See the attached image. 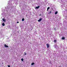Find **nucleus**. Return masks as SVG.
Here are the masks:
<instances>
[{
    "label": "nucleus",
    "instance_id": "1",
    "mask_svg": "<svg viewBox=\"0 0 67 67\" xmlns=\"http://www.w3.org/2000/svg\"><path fill=\"white\" fill-rule=\"evenodd\" d=\"M47 48H49V45L48 43H47L46 44Z\"/></svg>",
    "mask_w": 67,
    "mask_h": 67
},
{
    "label": "nucleus",
    "instance_id": "2",
    "mask_svg": "<svg viewBox=\"0 0 67 67\" xmlns=\"http://www.w3.org/2000/svg\"><path fill=\"white\" fill-rule=\"evenodd\" d=\"M42 18H41L38 20V22H40V21H42Z\"/></svg>",
    "mask_w": 67,
    "mask_h": 67
},
{
    "label": "nucleus",
    "instance_id": "3",
    "mask_svg": "<svg viewBox=\"0 0 67 67\" xmlns=\"http://www.w3.org/2000/svg\"><path fill=\"white\" fill-rule=\"evenodd\" d=\"M40 7V6H38V7H36L35 8V9H38L39 8V7Z\"/></svg>",
    "mask_w": 67,
    "mask_h": 67
},
{
    "label": "nucleus",
    "instance_id": "4",
    "mask_svg": "<svg viewBox=\"0 0 67 67\" xmlns=\"http://www.w3.org/2000/svg\"><path fill=\"white\" fill-rule=\"evenodd\" d=\"M4 47H8V46H7V45L6 44H5L4 45Z\"/></svg>",
    "mask_w": 67,
    "mask_h": 67
},
{
    "label": "nucleus",
    "instance_id": "5",
    "mask_svg": "<svg viewBox=\"0 0 67 67\" xmlns=\"http://www.w3.org/2000/svg\"><path fill=\"white\" fill-rule=\"evenodd\" d=\"M62 38L63 40H65V38L64 37H62Z\"/></svg>",
    "mask_w": 67,
    "mask_h": 67
},
{
    "label": "nucleus",
    "instance_id": "6",
    "mask_svg": "<svg viewBox=\"0 0 67 67\" xmlns=\"http://www.w3.org/2000/svg\"><path fill=\"white\" fill-rule=\"evenodd\" d=\"M50 9V8L49 7H48L47 8V11H48V9Z\"/></svg>",
    "mask_w": 67,
    "mask_h": 67
},
{
    "label": "nucleus",
    "instance_id": "7",
    "mask_svg": "<svg viewBox=\"0 0 67 67\" xmlns=\"http://www.w3.org/2000/svg\"><path fill=\"white\" fill-rule=\"evenodd\" d=\"M2 26H4V25H5V24H4V23H3L2 24Z\"/></svg>",
    "mask_w": 67,
    "mask_h": 67
},
{
    "label": "nucleus",
    "instance_id": "8",
    "mask_svg": "<svg viewBox=\"0 0 67 67\" xmlns=\"http://www.w3.org/2000/svg\"><path fill=\"white\" fill-rule=\"evenodd\" d=\"M34 64H35V63H32L31 64V65H34Z\"/></svg>",
    "mask_w": 67,
    "mask_h": 67
},
{
    "label": "nucleus",
    "instance_id": "9",
    "mask_svg": "<svg viewBox=\"0 0 67 67\" xmlns=\"http://www.w3.org/2000/svg\"><path fill=\"white\" fill-rule=\"evenodd\" d=\"M2 20L3 21H4V22H5V20L4 19V18Z\"/></svg>",
    "mask_w": 67,
    "mask_h": 67
},
{
    "label": "nucleus",
    "instance_id": "10",
    "mask_svg": "<svg viewBox=\"0 0 67 67\" xmlns=\"http://www.w3.org/2000/svg\"><path fill=\"white\" fill-rule=\"evenodd\" d=\"M57 42V40H54V43H56V42Z\"/></svg>",
    "mask_w": 67,
    "mask_h": 67
},
{
    "label": "nucleus",
    "instance_id": "11",
    "mask_svg": "<svg viewBox=\"0 0 67 67\" xmlns=\"http://www.w3.org/2000/svg\"><path fill=\"white\" fill-rule=\"evenodd\" d=\"M57 13H58V12L57 11L55 12V14H57Z\"/></svg>",
    "mask_w": 67,
    "mask_h": 67
},
{
    "label": "nucleus",
    "instance_id": "12",
    "mask_svg": "<svg viewBox=\"0 0 67 67\" xmlns=\"http://www.w3.org/2000/svg\"><path fill=\"white\" fill-rule=\"evenodd\" d=\"M51 13H52V11H51L50 12L48 13V14H51Z\"/></svg>",
    "mask_w": 67,
    "mask_h": 67
},
{
    "label": "nucleus",
    "instance_id": "13",
    "mask_svg": "<svg viewBox=\"0 0 67 67\" xmlns=\"http://www.w3.org/2000/svg\"><path fill=\"white\" fill-rule=\"evenodd\" d=\"M24 18H23L22 19V21H24Z\"/></svg>",
    "mask_w": 67,
    "mask_h": 67
},
{
    "label": "nucleus",
    "instance_id": "14",
    "mask_svg": "<svg viewBox=\"0 0 67 67\" xmlns=\"http://www.w3.org/2000/svg\"><path fill=\"white\" fill-rule=\"evenodd\" d=\"M23 60H24V59H23V58H21V60H22V61H23Z\"/></svg>",
    "mask_w": 67,
    "mask_h": 67
},
{
    "label": "nucleus",
    "instance_id": "15",
    "mask_svg": "<svg viewBox=\"0 0 67 67\" xmlns=\"http://www.w3.org/2000/svg\"><path fill=\"white\" fill-rule=\"evenodd\" d=\"M24 54H25V55H26V53L25 52H24Z\"/></svg>",
    "mask_w": 67,
    "mask_h": 67
},
{
    "label": "nucleus",
    "instance_id": "16",
    "mask_svg": "<svg viewBox=\"0 0 67 67\" xmlns=\"http://www.w3.org/2000/svg\"><path fill=\"white\" fill-rule=\"evenodd\" d=\"M19 23V21H18L17 22V23Z\"/></svg>",
    "mask_w": 67,
    "mask_h": 67
},
{
    "label": "nucleus",
    "instance_id": "17",
    "mask_svg": "<svg viewBox=\"0 0 67 67\" xmlns=\"http://www.w3.org/2000/svg\"><path fill=\"white\" fill-rule=\"evenodd\" d=\"M8 67H10V65H8Z\"/></svg>",
    "mask_w": 67,
    "mask_h": 67
},
{
    "label": "nucleus",
    "instance_id": "18",
    "mask_svg": "<svg viewBox=\"0 0 67 67\" xmlns=\"http://www.w3.org/2000/svg\"><path fill=\"white\" fill-rule=\"evenodd\" d=\"M54 30H56V29H55V28H54Z\"/></svg>",
    "mask_w": 67,
    "mask_h": 67
},
{
    "label": "nucleus",
    "instance_id": "19",
    "mask_svg": "<svg viewBox=\"0 0 67 67\" xmlns=\"http://www.w3.org/2000/svg\"><path fill=\"white\" fill-rule=\"evenodd\" d=\"M3 64V63H2V64Z\"/></svg>",
    "mask_w": 67,
    "mask_h": 67
},
{
    "label": "nucleus",
    "instance_id": "20",
    "mask_svg": "<svg viewBox=\"0 0 67 67\" xmlns=\"http://www.w3.org/2000/svg\"><path fill=\"white\" fill-rule=\"evenodd\" d=\"M59 67H62V66H59Z\"/></svg>",
    "mask_w": 67,
    "mask_h": 67
}]
</instances>
